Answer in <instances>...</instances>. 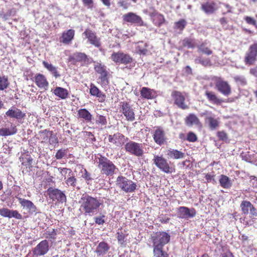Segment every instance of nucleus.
Returning <instances> with one entry per match:
<instances>
[{"instance_id":"nucleus-35","label":"nucleus","mask_w":257,"mask_h":257,"mask_svg":"<svg viewBox=\"0 0 257 257\" xmlns=\"http://www.w3.org/2000/svg\"><path fill=\"white\" fill-rule=\"evenodd\" d=\"M142 96L146 99H152L154 97V91L148 87H144L141 90Z\"/></svg>"},{"instance_id":"nucleus-23","label":"nucleus","mask_w":257,"mask_h":257,"mask_svg":"<svg viewBox=\"0 0 257 257\" xmlns=\"http://www.w3.org/2000/svg\"><path fill=\"white\" fill-rule=\"evenodd\" d=\"M72 59L76 62H81L83 65H87L89 63L87 56L83 53L76 52L74 53Z\"/></svg>"},{"instance_id":"nucleus-15","label":"nucleus","mask_w":257,"mask_h":257,"mask_svg":"<svg viewBox=\"0 0 257 257\" xmlns=\"http://www.w3.org/2000/svg\"><path fill=\"white\" fill-rule=\"evenodd\" d=\"M110 58L115 63L124 64H128L132 61V58L128 55L120 52L113 53Z\"/></svg>"},{"instance_id":"nucleus-21","label":"nucleus","mask_w":257,"mask_h":257,"mask_svg":"<svg viewBox=\"0 0 257 257\" xmlns=\"http://www.w3.org/2000/svg\"><path fill=\"white\" fill-rule=\"evenodd\" d=\"M88 39L89 42L96 47L100 46L99 39L96 37L95 34L91 30H86L83 33Z\"/></svg>"},{"instance_id":"nucleus-11","label":"nucleus","mask_w":257,"mask_h":257,"mask_svg":"<svg viewBox=\"0 0 257 257\" xmlns=\"http://www.w3.org/2000/svg\"><path fill=\"white\" fill-rule=\"evenodd\" d=\"M120 111L127 121H133L135 119L134 110L127 102H121Z\"/></svg>"},{"instance_id":"nucleus-33","label":"nucleus","mask_w":257,"mask_h":257,"mask_svg":"<svg viewBox=\"0 0 257 257\" xmlns=\"http://www.w3.org/2000/svg\"><path fill=\"white\" fill-rule=\"evenodd\" d=\"M219 181L221 186L224 188L228 189L232 186L231 181L225 175H221Z\"/></svg>"},{"instance_id":"nucleus-36","label":"nucleus","mask_w":257,"mask_h":257,"mask_svg":"<svg viewBox=\"0 0 257 257\" xmlns=\"http://www.w3.org/2000/svg\"><path fill=\"white\" fill-rule=\"evenodd\" d=\"M185 122L188 126H192L194 124H197L199 122V119L194 114H190L185 119Z\"/></svg>"},{"instance_id":"nucleus-3","label":"nucleus","mask_w":257,"mask_h":257,"mask_svg":"<svg viewBox=\"0 0 257 257\" xmlns=\"http://www.w3.org/2000/svg\"><path fill=\"white\" fill-rule=\"evenodd\" d=\"M116 186L125 193L133 192L137 187L136 183L122 176H119L116 180Z\"/></svg>"},{"instance_id":"nucleus-46","label":"nucleus","mask_w":257,"mask_h":257,"mask_svg":"<svg viewBox=\"0 0 257 257\" xmlns=\"http://www.w3.org/2000/svg\"><path fill=\"white\" fill-rule=\"evenodd\" d=\"M96 123L100 124L102 125H105L107 123L106 119L103 115H97L96 119Z\"/></svg>"},{"instance_id":"nucleus-48","label":"nucleus","mask_w":257,"mask_h":257,"mask_svg":"<svg viewBox=\"0 0 257 257\" xmlns=\"http://www.w3.org/2000/svg\"><path fill=\"white\" fill-rule=\"evenodd\" d=\"M234 79L236 82L239 83L241 85H244L246 84V81L244 77L242 76H236Z\"/></svg>"},{"instance_id":"nucleus-61","label":"nucleus","mask_w":257,"mask_h":257,"mask_svg":"<svg viewBox=\"0 0 257 257\" xmlns=\"http://www.w3.org/2000/svg\"><path fill=\"white\" fill-rule=\"evenodd\" d=\"M249 50H251L257 56V43H254L250 46Z\"/></svg>"},{"instance_id":"nucleus-17","label":"nucleus","mask_w":257,"mask_h":257,"mask_svg":"<svg viewBox=\"0 0 257 257\" xmlns=\"http://www.w3.org/2000/svg\"><path fill=\"white\" fill-rule=\"evenodd\" d=\"M94 70L100 75V78L102 84H106L108 81L107 78V72L106 70V67L99 63H97L94 65Z\"/></svg>"},{"instance_id":"nucleus-6","label":"nucleus","mask_w":257,"mask_h":257,"mask_svg":"<svg viewBox=\"0 0 257 257\" xmlns=\"http://www.w3.org/2000/svg\"><path fill=\"white\" fill-rule=\"evenodd\" d=\"M153 245L164 246L170 239V235L166 232H157L152 236Z\"/></svg>"},{"instance_id":"nucleus-27","label":"nucleus","mask_w":257,"mask_h":257,"mask_svg":"<svg viewBox=\"0 0 257 257\" xmlns=\"http://www.w3.org/2000/svg\"><path fill=\"white\" fill-rule=\"evenodd\" d=\"M167 155L171 159H180L185 157V154L177 150L170 149L167 151Z\"/></svg>"},{"instance_id":"nucleus-18","label":"nucleus","mask_w":257,"mask_h":257,"mask_svg":"<svg viewBox=\"0 0 257 257\" xmlns=\"http://www.w3.org/2000/svg\"><path fill=\"white\" fill-rule=\"evenodd\" d=\"M123 20L131 23L138 24L139 26H143L144 23L141 18L133 13H128L123 16Z\"/></svg>"},{"instance_id":"nucleus-9","label":"nucleus","mask_w":257,"mask_h":257,"mask_svg":"<svg viewBox=\"0 0 257 257\" xmlns=\"http://www.w3.org/2000/svg\"><path fill=\"white\" fill-rule=\"evenodd\" d=\"M171 96L174 100V104L178 107L185 109L188 108V105L185 103L186 94L178 91H173Z\"/></svg>"},{"instance_id":"nucleus-19","label":"nucleus","mask_w":257,"mask_h":257,"mask_svg":"<svg viewBox=\"0 0 257 257\" xmlns=\"http://www.w3.org/2000/svg\"><path fill=\"white\" fill-rule=\"evenodd\" d=\"M156 128L153 138L156 144L161 145L165 142V134L163 130L160 127H156Z\"/></svg>"},{"instance_id":"nucleus-59","label":"nucleus","mask_w":257,"mask_h":257,"mask_svg":"<svg viewBox=\"0 0 257 257\" xmlns=\"http://www.w3.org/2000/svg\"><path fill=\"white\" fill-rule=\"evenodd\" d=\"M249 73L254 77H257V65L255 67L250 69Z\"/></svg>"},{"instance_id":"nucleus-53","label":"nucleus","mask_w":257,"mask_h":257,"mask_svg":"<svg viewBox=\"0 0 257 257\" xmlns=\"http://www.w3.org/2000/svg\"><path fill=\"white\" fill-rule=\"evenodd\" d=\"M186 25V22L184 20H181L175 24V26L177 29L183 30Z\"/></svg>"},{"instance_id":"nucleus-22","label":"nucleus","mask_w":257,"mask_h":257,"mask_svg":"<svg viewBox=\"0 0 257 257\" xmlns=\"http://www.w3.org/2000/svg\"><path fill=\"white\" fill-rule=\"evenodd\" d=\"M7 116L11 117L17 119L23 118L25 114L19 109L14 107L9 109L6 112Z\"/></svg>"},{"instance_id":"nucleus-20","label":"nucleus","mask_w":257,"mask_h":257,"mask_svg":"<svg viewBox=\"0 0 257 257\" xmlns=\"http://www.w3.org/2000/svg\"><path fill=\"white\" fill-rule=\"evenodd\" d=\"M74 34L75 31L73 29H69L66 31H64L60 38V41L65 45L69 44L73 39Z\"/></svg>"},{"instance_id":"nucleus-44","label":"nucleus","mask_w":257,"mask_h":257,"mask_svg":"<svg viewBox=\"0 0 257 257\" xmlns=\"http://www.w3.org/2000/svg\"><path fill=\"white\" fill-rule=\"evenodd\" d=\"M66 183L69 186L75 187L76 185L77 179L74 176L70 175L66 180Z\"/></svg>"},{"instance_id":"nucleus-34","label":"nucleus","mask_w":257,"mask_h":257,"mask_svg":"<svg viewBox=\"0 0 257 257\" xmlns=\"http://www.w3.org/2000/svg\"><path fill=\"white\" fill-rule=\"evenodd\" d=\"M153 252L156 257H169L168 254L163 250L162 246L153 245Z\"/></svg>"},{"instance_id":"nucleus-25","label":"nucleus","mask_w":257,"mask_h":257,"mask_svg":"<svg viewBox=\"0 0 257 257\" xmlns=\"http://www.w3.org/2000/svg\"><path fill=\"white\" fill-rule=\"evenodd\" d=\"M109 249L108 244L104 242H100L96 247L95 252L98 256H102L105 254Z\"/></svg>"},{"instance_id":"nucleus-54","label":"nucleus","mask_w":257,"mask_h":257,"mask_svg":"<svg viewBox=\"0 0 257 257\" xmlns=\"http://www.w3.org/2000/svg\"><path fill=\"white\" fill-rule=\"evenodd\" d=\"M117 238L118 242L121 244H124L125 241V235L122 232H117Z\"/></svg>"},{"instance_id":"nucleus-41","label":"nucleus","mask_w":257,"mask_h":257,"mask_svg":"<svg viewBox=\"0 0 257 257\" xmlns=\"http://www.w3.org/2000/svg\"><path fill=\"white\" fill-rule=\"evenodd\" d=\"M214 5V4L207 3L202 5V9L206 14H211L215 11Z\"/></svg>"},{"instance_id":"nucleus-55","label":"nucleus","mask_w":257,"mask_h":257,"mask_svg":"<svg viewBox=\"0 0 257 257\" xmlns=\"http://www.w3.org/2000/svg\"><path fill=\"white\" fill-rule=\"evenodd\" d=\"M196 61L197 63H201L204 66H207L210 64V60L208 59H203L201 58L196 59Z\"/></svg>"},{"instance_id":"nucleus-14","label":"nucleus","mask_w":257,"mask_h":257,"mask_svg":"<svg viewBox=\"0 0 257 257\" xmlns=\"http://www.w3.org/2000/svg\"><path fill=\"white\" fill-rule=\"evenodd\" d=\"M49 197L53 200L64 203L66 201V196L65 194L58 189L49 188L48 190Z\"/></svg>"},{"instance_id":"nucleus-38","label":"nucleus","mask_w":257,"mask_h":257,"mask_svg":"<svg viewBox=\"0 0 257 257\" xmlns=\"http://www.w3.org/2000/svg\"><path fill=\"white\" fill-rule=\"evenodd\" d=\"M153 23L157 26H160L165 21L163 15L159 14H154L152 16Z\"/></svg>"},{"instance_id":"nucleus-13","label":"nucleus","mask_w":257,"mask_h":257,"mask_svg":"<svg viewBox=\"0 0 257 257\" xmlns=\"http://www.w3.org/2000/svg\"><path fill=\"white\" fill-rule=\"evenodd\" d=\"M21 206L29 214L36 213L37 208L34 204L30 200L21 197H17Z\"/></svg>"},{"instance_id":"nucleus-7","label":"nucleus","mask_w":257,"mask_h":257,"mask_svg":"<svg viewBox=\"0 0 257 257\" xmlns=\"http://www.w3.org/2000/svg\"><path fill=\"white\" fill-rule=\"evenodd\" d=\"M49 242L44 239L39 242L32 250L34 256H41L47 254L49 250Z\"/></svg>"},{"instance_id":"nucleus-62","label":"nucleus","mask_w":257,"mask_h":257,"mask_svg":"<svg viewBox=\"0 0 257 257\" xmlns=\"http://www.w3.org/2000/svg\"><path fill=\"white\" fill-rule=\"evenodd\" d=\"M213 175L211 174H207L205 176V179H206L208 182H211V180L213 179Z\"/></svg>"},{"instance_id":"nucleus-51","label":"nucleus","mask_w":257,"mask_h":257,"mask_svg":"<svg viewBox=\"0 0 257 257\" xmlns=\"http://www.w3.org/2000/svg\"><path fill=\"white\" fill-rule=\"evenodd\" d=\"M244 19L248 24L253 25L255 27L257 26L256 21L253 18L249 16H246Z\"/></svg>"},{"instance_id":"nucleus-40","label":"nucleus","mask_w":257,"mask_h":257,"mask_svg":"<svg viewBox=\"0 0 257 257\" xmlns=\"http://www.w3.org/2000/svg\"><path fill=\"white\" fill-rule=\"evenodd\" d=\"M147 44L143 42H139L136 46L137 51L141 54H146L147 52Z\"/></svg>"},{"instance_id":"nucleus-29","label":"nucleus","mask_w":257,"mask_h":257,"mask_svg":"<svg viewBox=\"0 0 257 257\" xmlns=\"http://www.w3.org/2000/svg\"><path fill=\"white\" fill-rule=\"evenodd\" d=\"M256 55L251 50L248 49V52L246 53L244 58V62L247 65L253 64L256 60Z\"/></svg>"},{"instance_id":"nucleus-52","label":"nucleus","mask_w":257,"mask_h":257,"mask_svg":"<svg viewBox=\"0 0 257 257\" xmlns=\"http://www.w3.org/2000/svg\"><path fill=\"white\" fill-rule=\"evenodd\" d=\"M199 50L201 52L206 54L208 55H211L212 53V51L207 47H205L204 45H202L199 47Z\"/></svg>"},{"instance_id":"nucleus-56","label":"nucleus","mask_w":257,"mask_h":257,"mask_svg":"<svg viewBox=\"0 0 257 257\" xmlns=\"http://www.w3.org/2000/svg\"><path fill=\"white\" fill-rule=\"evenodd\" d=\"M104 217H105V216L103 215L100 216L96 217L95 218V222L98 225L103 224L105 222V221L104 219Z\"/></svg>"},{"instance_id":"nucleus-4","label":"nucleus","mask_w":257,"mask_h":257,"mask_svg":"<svg viewBox=\"0 0 257 257\" xmlns=\"http://www.w3.org/2000/svg\"><path fill=\"white\" fill-rule=\"evenodd\" d=\"M124 148L126 152L136 157H142L144 154V145L142 144L130 141L125 144Z\"/></svg>"},{"instance_id":"nucleus-39","label":"nucleus","mask_w":257,"mask_h":257,"mask_svg":"<svg viewBox=\"0 0 257 257\" xmlns=\"http://www.w3.org/2000/svg\"><path fill=\"white\" fill-rule=\"evenodd\" d=\"M206 119L208 122L209 126L211 130H214L218 127L219 122L217 119L210 116H207Z\"/></svg>"},{"instance_id":"nucleus-57","label":"nucleus","mask_w":257,"mask_h":257,"mask_svg":"<svg viewBox=\"0 0 257 257\" xmlns=\"http://www.w3.org/2000/svg\"><path fill=\"white\" fill-rule=\"evenodd\" d=\"M10 212V209L7 208H3L0 209V215L4 217H8Z\"/></svg>"},{"instance_id":"nucleus-2","label":"nucleus","mask_w":257,"mask_h":257,"mask_svg":"<svg viewBox=\"0 0 257 257\" xmlns=\"http://www.w3.org/2000/svg\"><path fill=\"white\" fill-rule=\"evenodd\" d=\"M96 159L97 167L102 174L111 176L117 170L112 161L101 155H98Z\"/></svg>"},{"instance_id":"nucleus-49","label":"nucleus","mask_w":257,"mask_h":257,"mask_svg":"<svg viewBox=\"0 0 257 257\" xmlns=\"http://www.w3.org/2000/svg\"><path fill=\"white\" fill-rule=\"evenodd\" d=\"M197 137L193 132H189L187 135V140L190 142H194L196 141Z\"/></svg>"},{"instance_id":"nucleus-47","label":"nucleus","mask_w":257,"mask_h":257,"mask_svg":"<svg viewBox=\"0 0 257 257\" xmlns=\"http://www.w3.org/2000/svg\"><path fill=\"white\" fill-rule=\"evenodd\" d=\"M59 172L61 175L65 177L66 175L68 174V177L71 175L72 172L71 169L66 168H58Z\"/></svg>"},{"instance_id":"nucleus-1","label":"nucleus","mask_w":257,"mask_h":257,"mask_svg":"<svg viewBox=\"0 0 257 257\" xmlns=\"http://www.w3.org/2000/svg\"><path fill=\"white\" fill-rule=\"evenodd\" d=\"M80 210L85 215L93 216L96 214L101 205L99 200L87 194H83L78 201Z\"/></svg>"},{"instance_id":"nucleus-26","label":"nucleus","mask_w":257,"mask_h":257,"mask_svg":"<svg viewBox=\"0 0 257 257\" xmlns=\"http://www.w3.org/2000/svg\"><path fill=\"white\" fill-rule=\"evenodd\" d=\"M90 87V93L91 95L98 97L100 99V101L104 100L105 95L102 94L94 84L91 83Z\"/></svg>"},{"instance_id":"nucleus-28","label":"nucleus","mask_w":257,"mask_h":257,"mask_svg":"<svg viewBox=\"0 0 257 257\" xmlns=\"http://www.w3.org/2000/svg\"><path fill=\"white\" fill-rule=\"evenodd\" d=\"M17 129L16 126L11 125L10 128H2L0 129L1 136H8L16 134Z\"/></svg>"},{"instance_id":"nucleus-58","label":"nucleus","mask_w":257,"mask_h":257,"mask_svg":"<svg viewBox=\"0 0 257 257\" xmlns=\"http://www.w3.org/2000/svg\"><path fill=\"white\" fill-rule=\"evenodd\" d=\"M84 173L82 174V177L84 178L86 181H91L92 178L91 177V175L86 170H84Z\"/></svg>"},{"instance_id":"nucleus-45","label":"nucleus","mask_w":257,"mask_h":257,"mask_svg":"<svg viewBox=\"0 0 257 257\" xmlns=\"http://www.w3.org/2000/svg\"><path fill=\"white\" fill-rule=\"evenodd\" d=\"M67 151L64 149H60L56 153L55 158L57 160H60L66 156Z\"/></svg>"},{"instance_id":"nucleus-31","label":"nucleus","mask_w":257,"mask_h":257,"mask_svg":"<svg viewBox=\"0 0 257 257\" xmlns=\"http://www.w3.org/2000/svg\"><path fill=\"white\" fill-rule=\"evenodd\" d=\"M205 95L209 101L213 103L220 104L223 101L222 99L218 98L213 92L206 91Z\"/></svg>"},{"instance_id":"nucleus-32","label":"nucleus","mask_w":257,"mask_h":257,"mask_svg":"<svg viewBox=\"0 0 257 257\" xmlns=\"http://www.w3.org/2000/svg\"><path fill=\"white\" fill-rule=\"evenodd\" d=\"M53 93L56 96L62 99L66 98L68 94L67 90L61 87H57L54 90Z\"/></svg>"},{"instance_id":"nucleus-63","label":"nucleus","mask_w":257,"mask_h":257,"mask_svg":"<svg viewBox=\"0 0 257 257\" xmlns=\"http://www.w3.org/2000/svg\"><path fill=\"white\" fill-rule=\"evenodd\" d=\"M102 3L105 6L109 7L110 6V0H101Z\"/></svg>"},{"instance_id":"nucleus-60","label":"nucleus","mask_w":257,"mask_h":257,"mask_svg":"<svg viewBox=\"0 0 257 257\" xmlns=\"http://www.w3.org/2000/svg\"><path fill=\"white\" fill-rule=\"evenodd\" d=\"M184 45L185 46L187 47L188 48H192L193 47V45L191 41L190 40L187 39L184 41Z\"/></svg>"},{"instance_id":"nucleus-24","label":"nucleus","mask_w":257,"mask_h":257,"mask_svg":"<svg viewBox=\"0 0 257 257\" xmlns=\"http://www.w3.org/2000/svg\"><path fill=\"white\" fill-rule=\"evenodd\" d=\"M35 79L36 84L40 88L47 89L48 86V82L43 75L41 74H37L35 76Z\"/></svg>"},{"instance_id":"nucleus-10","label":"nucleus","mask_w":257,"mask_h":257,"mask_svg":"<svg viewBox=\"0 0 257 257\" xmlns=\"http://www.w3.org/2000/svg\"><path fill=\"white\" fill-rule=\"evenodd\" d=\"M215 87L217 90L224 96H227L231 94V87L227 81L220 78L216 79Z\"/></svg>"},{"instance_id":"nucleus-50","label":"nucleus","mask_w":257,"mask_h":257,"mask_svg":"<svg viewBox=\"0 0 257 257\" xmlns=\"http://www.w3.org/2000/svg\"><path fill=\"white\" fill-rule=\"evenodd\" d=\"M217 137L220 140L226 142L228 140L227 135L224 131L218 132L217 133Z\"/></svg>"},{"instance_id":"nucleus-64","label":"nucleus","mask_w":257,"mask_h":257,"mask_svg":"<svg viewBox=\"0 0 257 257\" xmlns=\"http://www.w3.org/2000/svg\"><path fill=\"white\" fill-rule=\"evenodd\" d=\"M222 257H233V254L232 253L228 251V252L224 253L222 254Z\"/></svg>"},{"instance_id":"nucleus-42","label":"nucleus","mask_w":257,"mask_h":257,"mask_svg":"<svg viewBox=\"0 0 257 257\" xmlns=\"http://www.w3.org/2000/svg\"><path fill=\"white\" fill-rule=\"evenodd\" d=\"M9 85L7 77L5 76L0 77V90H3L6 89Z\"/></svg>"},{"instance_id":"nucleus-43","label":"nucleus","mask_w":257,"mask_h":257,"mask_svg":"<svg viewBox=\"0 0 257 257\" xmlns=\"http://www.w3.org/2000/svg\"><path fill=\"white\" fill-rule=\"evenodd\" d=\"M8 218H15L17 219H21L22 215L16 210H10L8 215Z\"/></svg>"},{"instance_id":"nucleus-30","label":"nucleus","mask_w":257,"mask_h":257,"mask_svg":"<svg viewBox=\"0 0 257 257\" xmlns=\"http://www.w3.org/2000/svg\"><path fill=\"white\" fill-rule=\"evenodd\" d=\"M79 117L84 119L86 122H90L92 118L91 113L85 108L80 109L78 111Z\"/></svg>"},{"instance_id":"nucleus-12","label":"nucleus","mask_w":257,"mask_h":257,"mask_svg":"<svg viewBox=\"0 0 257 257\" xmlns=\"http://www.w3.org/2000/svg\"><path fill=\"white\" fill-rule=\"evenodd\" d=\"M109 142L112 143L115 147H120L128 140L121 133H117L113 135H109L108 137Z\"/></svg>"},{"instance_id":"nucleus-37","label":"nucleus","mask_w":257,"mask_h":257,"mask_svg":"<svg viewBox=\"0 0 257 257\" xmlns=\"http://www.w3.org/2000/svg\"><path fill=\"white\" fill-rule=\"evenodd\" d=\"M43 64L44 67L49 71L56 78L60 76V74L57 72V68L52 64L46 61H43Z\"/></svg>"},{"instance_id":"nucleus-16","label":"nucleus","mask_w":257,"mask_h":257,"mask_svg":"<svg viewBox=\"0 0 257 257\" xmlns=\"http://www.w3.org/2000/svg\"><path fill=\"white\" fill-rule=\"evenodd\" d=\"M241 211L244 215H247L249 213L253 216H257V211L252 204L248 201H243L240 204Z\"/></svg>"},{"instance_id":"nucleus-5","label":"nucleus","mask_w":257,"mask_h":257,"mask_svg":"<svg viewBox=\"0 0 257 257\" xmlns=\"http://www.w3.org/2000/svg\"><path fill=\"white\" fill-rule=\"evenodd\" d=\"M153 161L154 164L164 173L171 174L175 172V168L170 166L167 160L162 156L155 155Z\"/></svg>"},{"instance_id":"nucleus-8","label":"nucleus","mask_w":257,"mask_h":257,"mask_svg":"<svg viewBox=\"0 0 257 257\" xmlns=\"http://www.w3.org/2000/svg\"><path fill=\"white\" fill-rule=\"evenodd\" d=\"M196 214L194 208H189L185 206H181L177 209V217L181 219H188L193 218Z\"/></svg>"}]
</instances>
